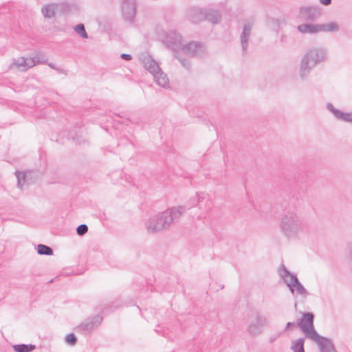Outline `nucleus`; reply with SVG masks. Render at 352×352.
Segmentation results:
<instances>
[{"label":"nucleus","instance_id":"f257e3e1","mask_svg":"<svg viewBox=\"0 0 352 352\" xmlns=\"http://www.w3.org/2000/svg\"><path fill=\"white\" fill-rule=\"evenodd\" d=\"M186 209L185 206H178L151 217L145 223L147 232L155 234L168 229L175 221L179 219Z\"/></svg>","mask_w":352,"mask_h":352},{"label":"nucleus","instance_id":"f03ea898","mask_svg":"<svg viewBox=\"0 0 352 352\" xmlns=\"http://www.w3.org/2000/svg\"><path fill=\"white\" fill-rule=\"evenodd\" d=\"M280 228L288 239L296 236L302 230V221L294 209H289L283 214L280 219Z\"/></svg>","mask_w":352,"mask_h":352},{"label":"nucleus","instance_id":"7ed1b4c3","mask_svg":"<svg viewBox=\"0 0 352 352\" xmlns=\"http://www.w3.org/2000/svg\"><path fill=\"white\" fill-rule=\"evenodd\" d=\"M327 57V52L323 48H311L309 50L302 58L300 68V76L305 78L311 69L317 64L322 62Z\"/></svg>","mask_w":352,"mask_h":352},{"label":"nucleus","instance_id":"20e7f679","mask_svg":"<svg viewBox=\"0 0 352 352\" xmlns=\"http://www.w3.org/2000/svg\"><path fill=\"white\" fill-rule=\"evenodd\" d=\"M139 59L143 67L153 76L154 81L160 87L166 88L169 85L167 75L162 72L158 63L148 54L142 53Z\"/></svg>","mask_w":352,"mask_h":352},{"label":"nucleus","instance_id":"39448f33","mask_svg":"<svg viewBox=\"0 0 352 352\" xmlns=\"http://www.w3.org/2000/svg\"><path fill=\"white\" fill-rule=\"evenodd\" d=\"M278 273L292 294H294V287L298 294L303 296L308 294L307 290L301 284L296 275L291 273L283 264L280 265Z\"/></svg>","mask_w":352,"mask_h":352},{"label":"nucleus","instance_id":"423d86ee","mask_svg":"<svg viewBox=\"0 0 352 352\" xmlns=\"http://www.w3.org/2000/svg\"><path fill=\"white\" fill-rule=\"evenodd\" d=\"M314 318L315 316L312 312H303L300 320L296 322L297 326L311 340L318 338V333L314 328Z\"/></svg>","mask_w":352,"mask_h":352},{"label":"nucleus","instance_id":"0eeeda50","mask_svg":"<svg viewBox=\"0 0 352 352\" xmlns=\"http://www.w3.org/2000/svg\"><path fill=\"white\" fill-rule=\"evenodd\" d=\"M249 316L247 331L252 336L260 335L263 328L267 324V318L261 315L258 311H252Z\"/></svg>","mask_w":352,"mask_h":352},{"label":"nucleus","instance_id":"6e6552de","mask_svg":"<svg viewBox=\"0 0 352 352\" xmlns=\"http://www.w3.org/2000/svg\"><path fill=\"white\" fill-rule=\"evenodd\" d=\"M322 16V10L318 6H306L299 8L298 19L300 21L313 23Z\"/></svg>","mask_w":352,"mask_h":352},{"label":"nucleus","instance_id":"1a4fd4ad","mask_svg":"<svg viewBox=\"0 0 352 352\" xmlns=\"http://www.w3.org/2000/svg\"><path fill=\"white\" fill-rule=\"evenodd\" d=\"M102 321V317L100 315L89 318L76 327V331L85 335L88 334L94 328L97 327Z\"/></svg>","mask_w":352,"mask_h":352},{"label":"nucleus","instance_id":"9d476101","mask_svg":"<svg viewBox=\"0 0 352 352\" xmlns=\"http://www.w3.org/2000/svg\"><path fill=\"white\" fill-rule=\"evenodd\" d=\"M164 44L176 52L183 43L182 35L176 31H169L166 32L164 39Z\"/></svg>","mask_w":352,"mask_h":352},{"label":"nucleus","instance_id":"9b49d317","mask_svg":"<svg viewBox=\"0 0 352 352\" xmlns=\"http://www.w3.org/2000/svg\"><path fill=\"white\" fill-rule=\"evenodd\" d=\"M183 52L189 56L202 57L206 52L203 43L191 41L182 46Z\"/></svg>","mask_w":352,"mask_h":352},{"label":"nucleus","instance_id":"f8f14e48","mask_svg":"<svg viewBox=\"0 0 352 352\" xmlns=\"http://www.w3.org/2000/svg\"><path fill=\"white\" fill-rule=\"evenodd\" d=\"M312 340L318 344L320 352H337L332 340L328 338L318 334V338H313Z\"/></svg>","mask_w":352,"mask_h":352},{"label":"nucleus","instance_id":"ddd939ff","mask_svg":"<svg viewBox=\"0 0 352 352\" xmlns=\"http://www.w3.org/2000/svg\"><path fill=\"white\" fill-rule=\"evenodd\" d=\"M131 123V120L130 116L128 115L126 116L124 113L117 114L113 118V126L117 130H126Z\"/></svg>","mask_w":352,"mask_h":352},{"label":"nucleus","instance_id":"4468645a","mask_svg":"<svg viewBox=\"0 0 352 352\" xmlns=\"http://www.w3.org/2000/svg\"><path fill=\"white\" fill-rule=\"evenodd\" d=\"M188 19L193 23L204 21V10L199 8H190L187 11Z\"/></svg>","mask_w":352,"mask_h":352},{"label":"nucleus","instance_id":"2eb2a0df","mask_svg":"<svg viewBox=\"0 0 352 352\" xmlns=\"http://www.w3.org/2000/svg\"><path fill=\"white\" fill-rule=\"evenodd\" d=\"M297 30L302 34H316L321 32L320 24H313L310 22H307L297 26Z\"/></svg>","mask_w":352,"mask_h":352},{"label":"nucleus","instance_id":"dca6fc26","mask_svg":"<svg viewBox=\"0 0 352 352\" xmlns=\"http://www.w3.org/2000/svg\"><path fill=\"white\" fill-rule=\"evenodd\" d=\"M45 62V60H40L38 59L37 57H34L27 61L26 59H25L23 57L19 58L18 60H14V64L16 65L17 68L23 67V70H25L28 68L32 67L34 66L38 63H44Z\"/></svg>","mask_w":352,"mask_h":352},{"label":"nucleus","instance_id":"f3484780","mask_svg":"<svg viewBox=\"0 0 352 352\" xmlns=\"http://www.w3.org/2000/svg\"><path fill=\"white\" fill-rule=\"evenodd\" d=\"M121 9L123 19L132 23V1L131 0H121Z\"/></svg>","mask_w":352,"mask_h":352},{"label":"nucleus","instance_id":"a211bd4d","mask_svg":"<svg viewBox=\"0 0 352 352\" xmlns=\"http://www.w3.org/2000/svg\"><path fill=\"white\" fill-rule=\"evenodd\" d=\"M251 29L252 25L250 23L245 24L241 34V43L243 53H245L248 49V41L250 36Z\"/></svg>","mask_w":352,"mask_h":352},{"label":"nucleus","instance_id":"6ab92c4d","mask_svg":"<svg viewBox=\"0 0 352 352\" xmlns=\"http://www.w3.org/2000/svg\"><path fill=\"white\" fill-rule=\"evenodd\" d=\"M58 9V3H52L44 5L41 8V13L44 17L52 19L55 16L56 11Z\"/></svg>","mask_w":352,"mask_h":352},{"label":"nucleus","instance_id":"aec40b11","mask_svg":"<svg viewBox=\"0 0 352 352\" xmlns=\"http://www.w3.org/2000/svg\"><path fill=\"white\" fill-rule=\"evenodd\" d=\"M221 15L218 10L212 9L204 10V20H206L213 24H217L220 22Z\"/></svg>","mask_w":352,"mask_h":352},{"label":"nucleus","instance_id":"412c9836","mask_svg":"<svg viewBox=\"0 0 352 352\" xmlns=\"http://www.w3.org/2000/svg\"><path fill=\"white\" fill-rule=\"evenodd\" d=\"M305 338H299L295 340H293L292 342L291 345V350L293 351V352H305Z\"/></svg>","mask_w":352,"mask_h":352},{"label":"nucleus","instance_id":"4be33fe9","mask_svg":"<svg viewBox=\"0 0 352 352\" xmlns=\"http://www.w3.org/2000/svg\"><path fill=\"white\" fill-rule=\"evenodd\" d=\"M13 349L15 352H31L36 349V346L32 344H14Z\"/></svg>","mask_w":352,"mask_h":352},{"label":"nucleus","instance_id":"5701e85b","mask_svg":"<svg viewBox=\"0 0 352 352\" xmlns=\"http://www.w3.org/2000/svg\"><path fill=\"white\" fill-rule=\"evenodd\" d=\"M36 250L40 255L51 256L53 254V250L50 246L44 244H38Z\"/></svg>","mask_w":352,"mask_h":352},{"label":"nucleus","instance_id":"b1692460","mask_svg":"<svg viewBox=\"0 0 352 352\" xmlns=\"http://www.w3.org/2000/svg\"><path fill=\"white\" fill-rule=\"evenodd\" d=\"M321 32H335L338 30L339 27L337 23L331 22L328 24H320Z\"/></svg>","mask_w":352,"mask_h":352},{"label":"nucleus","instance_id":"393cba45","mask_svg":"<svg viewBox=\"0 0 352 352\" xmlns=\"http://www.w3.org/2000/svg\"><path fill=\"white\" fill-rule=\"evenodd\" d=\"M58 3V8H60V11L63 13H68L70 12L73 8H75V6L74 4L69 3L68 2H62V3Z\"/></svg>","mask_w":352,"mask_h":352},{"label":"nucleus","instance_id":"a878e982","mask_svg":"<svg viewBox=\"0 0 352 352\" xmlns=\"http://www.w3.org/2000/svg\"><path fill=\"white\" fill-rule=\"evenodd\" d=\"M15 175L17 179V186L19 188H22L25 182L26 175L24 172L19 170L15 172Z\"/></svg>","mask_w":352,"mask_h":352},{"label":"nucleus","instance_id":"bb28decb","mask_svg":"<svg viewBox=\"0 0 352 352\" xmlns=\"http://www.w3.org/2000/svg\"><path fill=\"white\" fill-rule=\"evenodd\" d=\"M75 32L83 38H87L88 34L85 30V25L82 23L76 25L74 27Z\"/></svg>","mask_w":352,"mask_h":352},{"label":"nucleus","instance_id":"cd10ccee","mask_svg":"<svg viewBox=\"0 0 352 352\" xmlns=\"http://www.w3.org/2000/svg\"><path fill=\"white\" fill-rule=\"evenodd\" d=\"M175 58L177 59H178V60L179 61V63L182 64V65L186 68V69H189L190 68V66H191V64L189 61L188 59L186 58H182L181 56H179L178 54H177V52H175Z\"/></svg>","mask_w":352,"mask_h":352},{"label":"nucleus","instance_id":"c85d7f7f","mask_svg":"<svg viewBox=\"0 0 352 352\" xmlns=\"http://www.w3.org/2000/svg\"><path fill=\"white\" fill-rule=\"evenodd\" d=\"M338 119L342 120L345 122H352V113H344L343 111L340 112Z\"/></svg>","mask_w":352,"mask_h":352},{"label":"nucleus","instance_id":"c756f323","mask_svg":"<svg viewBox=\"0 0 352 352\" xmlns=\"http://www.w3.org/2000/svg\"><path fill=\"white\" fill-rule=\"evenodd\" d=\"M66 342L72 346H74L77 342V338L74 333H69L65 337Z\"/></svg>","mask_w":352,"mask_h":352},{"label":"nucleus","instance_id":"7c9ffc66","mask_svg":"<svg viewBox=\"0 0 352 352\" xmlns=\"http://www.w3.org/2000/svg\"><path fill=\"white\" fill-rule=\"evenodd\" d=\"M88 232V226L86 224H81L76 228V233L78 236H83Z\"/></svg>","mask_w":352,"mask_h":352},{"label":"nucleus","instance_id":"2f4dec72","mask_svg":"<svg viewBox=\"0 0 352 352\" xmlns=\"http://www.w3.org/2000/svg\"><path fill=\"white\" fill-rule=\"evenodd\" d=\"M327 107L330 111H331L333 113L336 118L337 117H338L340 111L336 109L331 103H327Z\"/></svg>","mask_w":352,"mask_h":352},{"label":"nucleus","instance_id":"473e14b6","mask_svg":"<svg viewBox=\"0 0 352 352\" xmlns=\"http://www.w3.org/2000/svg\"><path fill=\"white\" fill-rule=\"evenodd\" d=\"M203 199H204V197H200V195L199 194V192H197L195 197L191 199V201H192L191 207L194 206H197L198 204V203L200 202L201 200Z\"/></svg>","mask_w":352,"mask_h":352},{"label":"nucleus","instance_id":"72a5a7b5","mask_svg":"<svg viewBox=\"0 0 352 352\" xmlns=\"http://www.w3.org/2000/svg\"><path fill=\"white\" fill-rule=\"evenodd\" d=\"M297 326L296 324V322H288L286 323V325L283 329V331L285 332L288 330H290L292 329L293 327Z\"/></svg>","mask_w":352,"mask_h":352},{"label":"nucleus","instance_id":"f704fd0d","mask_svg":"<svg viewBox=\"0 0 352 352\" xmlns=\"http://www.w3.org/2000/svg\"><path fill=\"white\" fill-rule=\"evenodd\" d=\"M73 141L75 142L76 144H81L82 143L85 142V140L81 137H74L72 136Z\"/></svg>","mask_w":352,"mask_h":352},{"label":"nucleus","instance_id":"c9c22d12","mask_svg":"<svg viewBox=\"0 0 352 352\" xmlns=\"http://www.w3.org/2000/svg\"><path fill=\"white\" fill-rule=\"evenodd\" d=\"M120 57L124 59V60H130L132 59V56L129 54H121L120 55Z\"/></svg>","mask_w":352,"mask_h":352},{"label":"nucleus","instance_id":"e433bc0d","mask_svg":"<svg viewBox=\"0 0 352 352\" xmlns=\"http://www.w3.org/2000/svg\"><path fill=\"white\" fill-rule=\"evenodd\" d=\"M347 248H348L349 256H350L351 259H352V243H349L347 244Z\"/></svg>","mask_w":352,"mask_h":352},{"label":"nucleus","instance_id":"4c0bfd02","mask_svg":"<svg viewBox=\"0 0 352 352\" xmlns=\"http://www.w3.org/2000/svg\"><path fill=\"white\" fill-rule=\"evenodd\" d=\"M287 36L286 34H282L280 36V42L283 43H287Z\"/></svg>","mask_w":352,"mask_h":352},{"label":"nucleus","instance_id":"58836bf2","mask_svg":"<svg viewBox=\"0 0 352 352\" xmlns=\"http://www.w3.org/2000/svg\"><path fill=\"white\" fill-rule=\"evenodd\" d=\"M320 3L324 6H329L331 3V0H319Z\"/></svg>","mask_w":352,"mask_h":352},{"label":"nucleus","instance_id":"ea45409f","mask_svg":"<svg viewBox=\"0 0 352 352\" xmlns=\"http://www.w3.org/2000/svg\"><path fill=\"white\" fill-rule=\"evenodd\" d=\"M133 18L135 17V12H136V8H135V3L133 2Z\"/></svg>","mask_w":352,"mask_h":352},{"label":"nucleus","instance_id":"a19ab883","mask_svg":"<svg viewBox=\"0 0 352 352\" xmlns=\"http://www.w3.org/2000/svg\"><path fill=\"white\" fill-rule=\"evenodd\" d=\"M49 66H50L51 68L55 69V65H54V64H53V63H49Z\"/></svg>","mask_w":352,"mask_h":352},{"label":"nucleus","instance_id":"79ce46f5","mask_svg":"<svg viewBox=\"0 0 352 352\" xmlns=\"http://www.w3.org/2000/svg\"><path fill=\"white\" fill-rule=\"evenodd\" d=\"M53 281V279L50 280L49 283H52Z\"/></svg>","mask_w":352,"mask_h":352}]
</instances>
